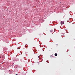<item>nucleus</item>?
Returning <instances> with one entry per match:
<instances>
[{"label": "nucleus", "mask_w": 75, "mask_h": 75, "mask_svg": "<svg viewBox=\"0 0 75 75\" xmlns=\"http://www.w3.org/2000/svg\"><path fill=\"white\" fill-rule=\"evenodd\" d=\"M39 57H40V56H38V58H39Z\"/></svg>", "instance_id": "423d86ee"}, {"label": "nucleus", "mask_w": 75, "mask_h": 75, "mask_svg": "<svg viewBox=\"0 0 75 75\" xmlns=\"http://www.w3.org/2000/svg\"><path fill=\"white\" fill-rule=\"evenodd\" d=\"M0 58H1V57L0 56Z\"/></svg>", "instance_id": "39448f33"}, {"label": "nucleus", "mask_w": 75, "mask_h": 75, "mask_svg": "<svg viewBox=\"0 0 75 75\" xmlns=\"http://www.w3.org/2000/svg\"><path fill=\"white\" fill-rule=\"evenodd\" d=\"M37 63H38V62Z\"/></svg>", "instance_id": "0eeeda50"}, {"label": "nucleus", "mask_w": 75, "mask_h": 75, "mask_svg": "<svg viewBox=\"0 0 75 75\" xmlns=\"http://www.w3.org/2000/svg\"><path fill=\"white\" fill-rule=\"evenodd\" d=\"M58 45V44H57V45Z\"/></svg>", "instance_id": "20e7f679"}, {"label": "nucleus", "mask_w": 75, "mask_h": 75, "mask_svg": "<svg viewBox=\"0 0 75 75\" xmlns=\"http://www.w3.org/2000/svg\"><path fill=\"white\" fill-rule=\"evenodd\" d=\"M4 56H2V57H4Z\"/></svg>", "instance_id": "7ed1b4c3"}, {"label": "nucleus", "mask_w": 75, "mask_h": 75, "mask_svg": "<svg viewBox=\"0 0 75 75\" xmlns=\"http://www.w3.org/2000/svg\"><path fill=\"white\" fill-rule=\"evenodd\" d=\"M60 23L61 25L64 24V21H61Z\"/></svg>", "instance_id": "f257e3e1"}, {"label": "nucleus", "mask_w": 75, "mask_h": 75, "mask_svg": "<svg viewBox=\"0 0 75 75\" xmlns=\"http://www.w3.org/2000/svg\"><path fill=\"white\" fill-rule=\"evenodd\" d=\"M57 54L56 53H55V54H54V55L56 56V57H57Z\"/></svg>", "instance_id": "f03ea898"}]
</instances>
